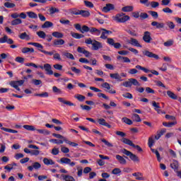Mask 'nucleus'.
Segmentation results:
<instances>
[{
  "instance_id": "obj_1",
  "label": "nucleus",
  "mask_w": 181,
  "mask_h": 181,
  "mask_svg": "<svg viewBox=\"0 0 181 181\" xmlns=\"http://www.w3.org/2000/svg\"><path fill=\"white\" fill-rule=\"evenodd\" d=\"M85 43L86 45H92V50H98L99 49H103V44L101 42L91 38H88L85 40Z\"/></svg>"
},
{
  "instance_id": "obj_2",
  "label": "nucleus",
  "mask_w": 181,
  "mask_h": 181,
  "mask_svg": "<svg viewBox=\"0 0 181 181\" xmlns=\"http://www.w3.org/2000/svg\"><path fill=\"white\" fill-rule=\"evenodd\" d=\"M114 21L118 22L119 23H125L127 21H129V16H125V13H120L117 14L115 17H113Z\"/></svg>"
},
{
  "instance_id": "obj_3",
  "label": "nucleus",
  "mask_w": 181,
  "mask_h": 181,
  "mask_svg": "<svg viewBox=\"0 0 181 181\" xmlns=\"http://www.w3.org/2000/svg\"><path fill=\"white\" fill-rule=\"evenodd\" d=\"M122 152L127 156H129L134 162H139V158H138L136 155L132 153V152L127 150L126 148L122 149Z\"/></svg>"
},
{
  "instance_id": "obj_4",
  "label": "nucleus",
  "mask_w": 181,
  "mask_h": 181,
  "mask_svg": "<svg viewBox=\"0 0 181 181\" xmlns=\"http://www.w3.org/2000/svg\"><path fill=\"white\" fill-rule=\"evenodd\" d=\"M142 54H144V56H146L150 59H155L156 60H159V55L154 54L153 52L148 50L142 51Z\"/></svg>"
},
{
  "instance_id": "obj_5",
  "label": "nucleus",
  "mask_w": 181,
  "mask_h": 181,
  "mask_svg": "<svg viewBox=\"0 0 181 181\" xmlns=\"http://www.w3.org/2000/svg\"><path fill=\"white\" fill-rule=\"evenodd\" d=\"M60 163H65V165H69V166H71L72 168L73 166H76V163L74 162L71 161L70 158L66 157L61 158Z\"/></svg>"
},
{
  "instance_id": "obj_6",
  "label": "nucleus",
  "mask_w": 181,
  "mask_h": 181,
  "mask_svg": "<svg viewBox=\"0 0 181 181\" xmlns=\"http://www.w3.org/2000/svg\"><path fill=\"white\" fill-rule=\"evenodd\" d=\"M100 30L103 31L100 35V39H103L104 40L108 38V35L112 34V31L108 30L105 28H100Z\"/></svg>"
},
{
  "instance_id": "obj_7",
  "label": "nucleus",
  "mask_w": 181,
  "mask_h": 181,
  "mask_svg": "<svg viewBox=\"0 0 181 181\" xmlns=\"http://www.w3.org/2000/svg\"><path fill=\"white\" fill-rule=\"evenodd\" d=\"M28 148L30 149H37L31 151V155H34L35 156H37L40 154V151H39V147L36 145L29 144Z\"/></svg>"
},
{
  "instance_id": "obj_8",
  "label": "nucleus",
  "mask_w": 181,
  "mask_h": 181,
  "mask_svg": "<svg viewBox=\"0 0 181 181\" xmlns=\"http://www.w3.org/2000/svg\"><path fill=\"white\" fill-rule=\"evenodd\" d=\"M143 40L146 43H151V41L152 40V37H151V33L149 31L144 32V34L143 36Z\"/></svg>"
},
{
  "instance_id": "obj_9",
  "label": "nucleus",
  "mask_w": 181,
  "mask_h": 181,
  "mask_svg": "<svg viewBox=\"0 0 181 181\" xmlns=\"http://www.w3.org/2000/svg\"><path fill=\"white\" fill-rule=\"evenodd\" d=\"M115 9V6L112 4H107L105 6L103 7V11L107 13V12H110V11H114Z\"/></svg>"
},
{
  "instance_id": "obj_10",
  "label": "nucleus",
  "mask_w": 181,
  "mask_h": 181,
  "mask_svg": "<svg viewBox=\"0 0 181 181\" xmlns=\"http://www.w3.org/2000/svg\"><path fill=\"white\" fill-rule=\"evenodd\" d=\"M44 68L46 71V74H48L49 76H52L53 71L52 70V65L49 64H44Z\"/></svg>"
},
{
  "instance_id": "obj_11",
  "label": "nucleus",
  "mask_w": 181,
  "mask_h": 181,
  "mask_svg": "<svg viewBox=\"0 0 181 181\" xmlns=\"http://www.w3.org/2000/svg\"><path fill=\"white\" fill-rule=\"evenodd\" d=\"M151 26H154L156 29H163L165 28V23H158V21H153L151 23Z\"/></svg>"
},
{
  "instance_id": "obj_12",
  "label": "nucleus",
  "mask_w": 181,
  "mask_h": 181,
  "mask_svg": "<svg viewBox=\"0 0 181 181\" xmlns=\"http://www.w3.org/2000/svg\"><path fill=\"white\" fill-rule=\"evenodd\" d=\"M89 32L92 34V35H96V36H100V35H101V30L94 28V27H91L89 28Z\"/></svg>"
},
{
  "instance_id": "obj_13",
  "label": "nucleus",
  "mask_w": 181,
  "mask_h": 181,
  "mask_svg": "<svg viewBox=\"0 0 181 181\" xmlns=\"http://www.w3.org/2000/svg\"><path fill=\"white\" fill-rule=\"evenodd\" d=\"M132 176H134V177H136V180H145V177H144L143 174L141 173H134L132 174Z\"/></svg>"
},
{
  "instance_id": "obj_14",
  "label": "nucleus",
  "mask_w": 181,
  "mask_h": 181,
  "mask_svg": "<svg viewBox=\"0 0 181 181\" xmlns=\"http://www.w3.org/2000/svg\"><path fill=\"white\" fill-rule=\"evenodd\" d=\"M129 43L130 45H132L133 46H136V47H142V45H141V44H139V42L138 41V40H136L135 38H131Z\"/></svg>"
},
{
  "instance_id": "obj_15",
  "label": "nucleus",
  "mask_w": 181,
  "mask_h": 181,
  "mask_svg": "<svg viewBox=\"0 0 181 181\" xmlns=\"http://www.w3.org/2000/svg\"><path fill=\"white\" fill-rule=\"evenodd\" d=\"M65 42L64 40L63 39H58V40H54L53 41V46H62L63 45H64Z\"/></svg>"
},
{
  "instance_id": "obj_16",
  "label": "nucleus",
  "mask_w": 181,
  "mask_h": 181,
  "mask_svg": "<svg viewBox=\"0 0 181 181\" xmlns=\"http://www.w3.org/2000/svg\"><path fill=\"white\" fill-rule=\"evenodd\" d=\"M58 100L59 101V103H62L63 104H66V105H69V107H73L74 106V103L68 101V100H65L63 98H59Z\"/></svg>"
},
{
  "instance_id": "obj_17",
  "label": "nucleus",
  "mask_w": 181,
  "mask_h": 181,
  "mask_svg": "<svg viewBox=\"0 0 181 181\" xmlns=\"http://www.w3.org/2000/svg\"><path fill=\"white\" fill-rule=\"evenodd\" d=\"M116 159L118 160L120 165H127V160H125L124 157L119 155H116Z\"/></svg>"
},
{
  "instance_id": "obj_18",
  "label": "nucleus",
  "mask_w": 181,
  "mask_h": 181,
  "mask_svg": "<svg viewBox=\"0 0 181 181\" xmlns=\"http://www.w3.org/2000/svg\"><path fill=\"white\" fill-rule=\"evenodd\" d=\"M152 105H153V107H154L155 111H156L158 112V114H160L161 110H160V106H159V103L153 101Z\"/></svg>"
},
{
  "instance_id": "obj_19",
  "label": "nucleus",
  "mask_w": 181,
  "mask_h": 181,
  "mask_svg": "<svg viewBox=\"0 0 181 181\" xmlns=\"http://www.w3.org/2000/svg\"><path fill=\"white\" fill-rule=\"evenodd\" d=\"M19 38L21 39L22 40H30V37L29 36V35H28V33H22L21 34H20L18 35Z\"/></svg>"
},
{
  "instance_id": "obj_20",
  "label": "nucleus",
  "mask_w": 181,
  "mask_h": 181,
  "mask_svg": "<svg viewBox=\"0 0 181 181\" xmlns=\"http://www.w3.org/2000/svg\"><path fill=\"white\" fill-rule=\"evenodd\" d=\"M98 122L100 125H103V127H107V128H111V125L109 124L104 119H98Z\"/></svg>"
},
{
  "instance_id": "obj_21",
  "label": "nucleus",
  "mask_w": 181,
  "mask_h": 181,
  "mask_svg": "<svg viewBox=\"0 0 181 181\" xmlns=\"http://www.w3.org/2000/svg\"><path fill=\"white\" fill-rule=\"evenodd\" d=\"M110 76L111 78H114L115 80H117L118 81H122V79H121V76L118 74H110Z\"/></svg>"
},
{
  "instance_id": "obj_22",
  "label": "nucleus",
  "mask_w": 181,
  "mask_h": 181,
  "mask_svg": "<svg viewBox=\"0 0 181 181\" xmlns=\"http://www.w3.org/2000/svg\"><path fill=\"white\" fill-rule=\"evenodd\" d=\"M22 53L26 54V53H35V49L33 48H29V47H23L21 49Z\"/></svg>"
},
{
  "instance_id": "obj_23",
  "label": "nucleus",
  "mask_w": 181,
  "mask_h": 181,
  "mask_svg": "<svg viewBox=\"0 0 181 181\" xmlns=\"http://www.w3.org/2000/svg\"><path fill=\"white\" fill-rule=\"evenodd\" d=\"M79 15L83 18H88L90 16V11L86 10H79Z\"/></svg>"
},
{
  "instance_id": "obj_24",
  "label": "nucleus",
  "mask_w": 181,
  "mask_h": 181,
  "mask_svg": "<svg viewBox=\"0 0 181 181\" xmlns=\"http://www.w3.org/2000/svg\"><path fill=\"white\" fill-rule=\"evenodd\" d=\"M9 84L11 87H13V88H16V90H17V91H21V88H19V86H18L17 81H11L9 83Z\"/></svg>"
},
{
  "instance_id": "obj_25",
  "label": "nucleus",
  "mask_w": 181,
  "mask_h": 181,
  "mask_svg": "<svg viewBox=\"0 0 181 181\" xmlns=\"http://www.w3.org/2000/svg\"><path fill=\"white\" fill-rule=\"evenodd\" d=\"M71 36H72V37H74V39H82V37H84V35L78 34L74 32L71 33Z\"/></svg>"
},
{
  "instance_id": "obj_26",
  "label": "nucleus",
  "mask_w": 181,
  "mask_h": 181,
  "mask_svg": "<svg viewBox=\"0 0 181 181\" xmlns=\"http://www.w3.org/2000/svg\"><path fill=\"white\" fill-rule=\"evenodd\" d=\"M62 177H63V180L65 181H76L74 177L71 175H62Z\"/></svg>"
},
{
  "instance_id": "obj_27",
  "label": "nucleus",
  "mask_w": 181,
  "mask_h": 181,
  "mask_svg": "<svg viewBox=\"0 0 181 181\" xmlns=\"http://www.w3.org/2000/svg\"><path fill=\"white\" fill-rule=\"evenodd\" d=\"M167 95L172 100H177V95L170 90L167 91Z\"/></svg>"
},
{
  "instance_id": "obj_28",
  "label": "nucleus",
  "mask_w": 181,
  "mask_h": 181,
  "mask_svg": "<svg viewBox=\"0 0 181 181\" xmlns=\"http://www.w3.org/2000/svg\"><path fill=\"white\" fill-rule=\"evenodd\" d=\"M43 163H45V165H47V166H49V165H54V161H53V160L49 159L47 158H45L43 159Z\"/></svg>"
},
{
  "instance_id": "obj_29",
  "label": "nucleus",
  "mask_w": 181,
  "mask_h": 181,
  "mask_svg": "<svg viewBox=\"0 0 181 181\" xmlns=\"http://www.w3.org/2000/svg\"><path fill=\"white\" fill-rule=\"evenodd\" d=\"M53 26V23L50 21H45L43 25H42L41 28L42 29H46L47 28H52Z\"/></svg>"
},
{
  "instance_id": "obj_30",
  "label": "nucleus",
  "mask_w": 181,
  "mask_h": 181,
  "mask_svg": "<svg viewBox=\"0 0 181 181\" xmlns=\"http://www.w3.org/2000/svg\"><path fill=\"white\" fill-rule=\"evenodd\" d=\"M52 36H54V37H57V39H62L64 35L60 32L55 31L52 33Z\"/></svg>"
},
{
  "instance_id": "obj_31",
  "label": "nucleus",
  "mask_w": 181,
  "mask_h": 181,
  "mask_svg": "<svg viewBox=\"0 0 181 181\" xmlns=\"http://www.w3.org/2000/svg\"><path fill=\"white\" fill-rule=\"evenodd\" d=\"M122 142H123V144H125L126 145H129V146H132L134 145V143L132 142V141L127 138L122 139Z\"/></svg>"
},
{
  "instance_id": "obj_32",
  "label": "nucleus",
  "mask_w": 181,
  "mask_h": 181,
  "mask_svg": "<svg viewBox=\"0 0 181 181\" xmlns=\"http://www.w3.org/2000/svg\"><path fill=\"white\" fill-rule=\"evenodd\" d=\"M122 12H132L134 11V7L131 6H127L122 8Z\"/></svg>"
},
{
  "instance_id": "obj_33",
  "label": "nucleus",
  "mask_w": 181,
  "mask_h": 181,
  "mask_svg": "<svg viewBox=\"0 0 181 181\" xmlns=\"http://www.w3.org/2000/svg\"><path fill=\"white\" fill-rule=\"evenodd\" d=\"M170 168L174 169V170H177V169H179V163H177V160H174L173 163L170 164Z\"/></svg>"
},
{
  "instance_id": "obj_34",
  "label": "nucleus",
  "mask_w": 181,
  "mask_h": 181,
  "mask_svg": "<svg viewBox=\"0 0 181 181\" xmlns=\"http://www.w3.org/2000/svg\"><path fill=\"white\" fill-rule=\"evenodd\" d=\"M27 15L31 18V19H37V14L33 11H29L27 12Z\"/></svg>"
},
{
  "instance_id": "obj_35",
  "label": "nucleus",
  "mask_w": 181,
  "mask_h": 181,
  "mask_svg": "<svg viewBox=\"0 0 181 181\" xmlns=\"http://www.w3.org/2000/svg\"><path fill=\"white\" fill-rule=\"evenodd\" d=\"M23 128H24V129H26L27 131H37L36 128L32 125H23Z\"/></svg>"
},
{
  "instance_id": "obj_36",
  "label": "nucleus",
  "mask_w": 181,
  "mask_h": 181,
  "mask_svg": "<svg viewBox=\"0 0 181 181\" xmlns=\"http://www.w3.org/2000/svg\"><path fill=\"white\" fill-rule=\"evenodd\" d=\"M49 12L50 15H53L54 13H58V12H60V11L59 10V8H55V7H51L49 9Z\"/></svg>"
},
{
  "instance_id": "obj_37",
  "label": "nucleus",
  "mask_w": 181,
  "mask_h": 181,
  "mask_svg": "<svg viewBox=\"0 0 181 181\" xmlns=\"http://www.w3.org/2000/svg\"><path fill=\"white\" fill-rule=\"evenodd\" d=\"M37 35L40 39H46V33L45 31H37Z\"/></svg>"
},
{
  "instance_id": "obj_38",
  "label": "nucleus",
  "mask_w": 181,
  "mask_h": 181,
  "mask_svg": "<svg viewBox=\"0 0 181 181\" xmlns=\"http://www.w3.org/2000/svg\"><path fill=\"white\" fill-rule=\"evenodd\" d=\"M21 23H22V20H21L20 18H15L11 21V25L13 26H15L16 25H21Z\"/></svg>"
},
{
  "instance_id": "obj_39",
  "label": "nucleus",
  "mask_w": 181,
  "mask_h": 181,
  "mask_svg": "<svg viewBox=\"0 0 181 181\" xmlns=\"http://www.w3.org/2000/svg\"><path fill=\"white\" fill-rule=\"evenodd\" d=\"M2 131H5V132H10L11 134H18V131L13 130L12 129H8L6 127H2Z\"/></svg>"
},
{
  "instance_id": "obj_40",
  "label": "nucleus",
  "mask_w": 181,
  "mask_h": 181,
  "mask_svg": "<svg viewBox=\"0 0 181 181\" xmlns=\"http://www.w3.org/2000/svg\"><path fill=\"white\" fill-rule=\"evenodd\" d=\"M69 13H71V15H79L80 10L77 8H71L69 9Z\"/></svg>"
},
{
  "instance_id": "obj_41",
  "label": "nucleus",
  "mask_w": 181,
  "mask_h": 181,
  "mask_svg": "<svg viewBox=\"0 0 181 181\" xmlns=\"http://www.w3.org/2000/svg\"><path fill=\"white\" fill-rule=\"evenodd\" d=\"M74 98H76V100L81 102L86 100V96L81 94H76L75 95Z\"/></svg>"
},
{
  "instance_id": "obj_42",
  "label": "nucleus",
  "mask_w": 181,
  "mask_h": 181,
  "mask_svg": "<svg viewBox=\"0 0 181 181\" xmlns=\"http://www.w3.org/2000/svg\"><path fill=\"white\" fill-rule=\"evenodd\" d=\"M39 134H42V135H50V132L47 129H37Z\"/></svg>"
},
{
  "instance_id": "obj_43",
  "label": "nucleus",
  "mask_w": 181,
  "mask_h": 181,
  "mask_svg": "<svg viewBox=\"0 0 181 181\" xmlns=\"http://www.w3.org/2000/svg\"><path fill=\"white\" fill-rule=\"evenodd\" d=\"M101 142H103L106 146H108V148H113L114 145L111 143H110L108 141L105 140V139H102Z\"/></svg>"
},
{
  "instance_id": "obj_44",
  "label": "nucleus",
  "mask_w": 181,
  "mask_h": 181,
  "mask_svg": "<svg viewBox=\"0 0 181 181\" xmlns=\"http://www.w3.org/2000/svg\"><path fill=\"white\" fill-rule=\"evenodd\" d=\"M52 136L57 138L58 139H63L64 142L66 141V138L63 136L62 134H58L56 133L52 134Z\"/></svg>"
},
{
  "instance_id": "obj_45",
  "label": "nucleus",
  "mask_w": 181,
  "mask_h": 181,
  "mask_svg": "<svg viewBox=\"0 0 181 181\" xmlns=\"http://www.w3.org/2000/svg\"><path fill=\"white\" fill-rule=\"evenodd\" d=\"M136 69H138L139 70H142V71H144V73H149V71H151V70L143 67L141 65H136Z\"/></svg>"
},
{
  "instance_id": "obj_46",
  "label": "nucleus",
  "mask_w": 181,
  "mask_h": 181,
  "mask_svg": "<svg viewBox=\"0 0 181 181\" xmlns=\"http://www.w3.org/2000/svg\"><path fill=\"white\" fill-rule=\"evenodd\" d=\"M122 121H123V122H124V124H127V125H132V120H131L130 119H128V117H123L122 119Z\"/></svg>"
},
{
  "instance_id": "obj_47",
  "label": "nucleus",
  "mask_w": 181,
  "mask_h": 181,
  "mask_svg": "<svg viewBox=\"0 0 181 181\" xmlns=\"http://www.w3.org/2000/svg\"><path fill=\"white\" fill-rule=\"evenodd\" d=\"M132 119L134 121H136V122H141V117H139V115L138 114H133Z\"/></svg>"
},
{
  "instance_id": "obj_48",
  "label": "nucleus",
  "mask_w": 181,
  "mask_h": 181,
  "mask_svg": "<svg viewBox=\"0 0 181 181\" xmlns=\"http://www.w3.org/2000/svg\"><path fill=\"white\" fill-rule=\"evenodd\" d=\"M4 6L6 8H15V6H16V5L15 4H13V3L6 2V3H4Z\"/></svg>"
},
{
  "instance_id": "obj_49",
  "label": "nucleus",
  "mask_w": 181,
  "mask_h": 181,
  "mask_svg": "<svg viewBox=\"0 0 181 181\" xmlns=\"http://www.w3.org/2000/svg\"><path fill=\"white\" fill-rule=\"evenodd\" d=\"M49 141L52 142V144H56L57 145H62V144H63V140H59V139H54L49 140Z\"/></svg>"
},
{
  "instance_id": "obj_50",
  "label": "nucleus",
  "mask_w": 181,
  "mask_h": 181,
  "mask_svg": "<svg viewBox=\"0 0 181 181\" xmlns=\"http://www.w3.org/2000/svg\"><path fill=\"white\" fill-rule=\"evenodd\" d=\"M87 32H90V28L87 25H83L81 30V33H86Z\"/></svg>"
},
{
  "instance_id": "obj_51",
  "label": "nucleus",
  "mask_w": 181,
  "mask_h": 181,
  "mask_svg": "<svg viewBox=\"0 0 181 181\" xmlns=\"http://www.w3.org/2000/svg\"><path fill=\"white\" fill-rule=\"evenodd\" d=\"M65 142H66L68 145H70L71 146H73V147L78 146V144L75 143V142L70 141H69L67 139H66Z\"/></svg>"
},
{
  "instance_id": "obj_52",
  "label": "nucleus",
  "mask_w": 181,
  "mask_h": 181,
  "mask_svg": "<svg viewBox=\"0 0 181 181\" xmlns=\"http://www.w3.org/2000/svg\"><path fill=\"white\" fill-rule=\"evenodd\" d=\"M148 13H150V15H151V16L153 18H155L156 19H158L159 15L158 14V12L156 11H149Z\"/></svg>"
},
{
  "instance_id": "obj_53",
  "label": "nucleus",
  "mask_w": 181,
  "mask_h": 181,
  "mask_svg": "<svg viewBox=\"0 0 181 181\" xmlns=\"http://www.w3.org/2000/svg\"><path fill=\"white\" fill-rule=\"evenodd\" d=\"M130 81L132 83V86L133 84V86H141V83H139V82L138 81V80L135 79V78H130Z\"/></svg>"
},
{
  "instance_id": "obj_54",
  "label": "nucleus",
  "mask_w": 181,
  "mask_h": 181,
  "mask_svg": "<svg viewBox=\"0 0 181 181\" xmlns=\"http://www.w3.org/2000/svg\"><path fill=\"white\" fill-rule=\"evenodd\" d=\"M83 2L87 8H94V4L91 1L85 0Z\"/></svg>"
},
{
  "instance_id": "obj_55",
  "label": "nucleus",
  "mask_w": 181,
  "mask_h": 181,
  "mask_svg": "<svg viewBox=\"0 0 181 181\" xmlns=\"http://www.w3.org/2000/svg\"><path fill=\"white\" fill-rule=\"evenodd\" d=\"M153 144H155V141L153 140V137H149L148 138V145L150 148H152L153 146Z\"/></svg>"
},
{
  "instance_id": "obj_56",
  "label": "nucleus",
  "mask_w": 181,
  "mask_h": 181,
  "mask_svg": "<svg viewBox=\"0 0 181 181\" xmlns=\"http://www.w3.org/2000/svg\"><path fill=\"white\" fill-rule=\"evenodd\" d=\"M52 91L56 94H62V89L58 88L57 86L52 87Z\"/></svg>"
},
{
  "instance_id": "obj_57",
  "label": "nucleus",
  "mask_w": 181,
  "mask_h": 181,
  "mask_svg": "<svg viewBox=\"0 0 181 181\" xmlns=\"http://www.w3.org/2000/svg\"><path fill=\"white\" fill-rule=\"evenodd\" d=\"M15 60L16 62H17V63H21V64H23V63H25V58L21 57H17Z\"/></svg>"
},
{
  "instance_id": "obj_58",
  "label": "nucleus",
  "mask_w": 181,
  "mask_h": 181,
  "mask_svg": "<svg viewBox=\"0 0 181 181\" xmlns=\"http://www.w3.org/2000/svg\"><path fill=\"white\" fill-rule=\"evenodd\" d=\"M71 71H73L76 74H80L81 73V70H80L79 69L76 68L75 66H72L71 68Z\"/></svg>"
},
{
  "instance_id": "obj_59",
  "label": "nucleus",
  "mask_w": 181,
  "mask_h": 181,
  "mask_svg": "<svg viewBox=\"0 0 181 181\" xmlns=\"http://www.w3.org/2000/svg\"><path fill=\"white\" fill-rule=\"evenodd\" d=\"M173 40H168L167 42H164V46H165V47H170V46H173Z\"/></svg>"
},
{
  "instance_id": "obj_60",
  "label": "nucleus",
  "mask_w": 181,
  "mask_h": 181,
  "mask_svg": "<svg viewBox=\"0 0 181 181\" xmlns=\"http://www.w3.org/2000/svg\"><path fill=\"white\" fill-rule=\"evenodd\" d=\"M77 170V175L78 177H81V176H83V167H78Z\"/></svg>"
},
{
  "instance_id": "obj_61",
  "label": "nucleus",
  "mask_w": 181,
  "mask_h": 181,
  "mask_svg": "<svg viewBox=\"0 0 181 181\" xmlns=\"http://www.w3.org/2000/svg\"><path fill=\"white\" fill-rule=\"evenodd\" d=\"M112 175H119L121 173V169L116 168L112 170Z\"/></svg>"
},
{
  "instance_id": "obj_62",
  "label": "nucleus",
  "mask_w": 181,
  "mask_h": 181,
  "mask_svg": "<svg viewBox=\"0 0 181 181\" xmlns=\"http://www.w3.org/2000/svg\"><path fill=\"white\" fill-rule=\"evenodd\" d=\"M61 151H62L63 153H69V152H70V149H69V148H67V147H65V146H62V147H61Z\"/></svg>"
},
{
  "instance_id": "obj_63",
  "label": "nucleus",
  "mask_w": 181,
  "mask_h": 181,
  "mask_svg": "<svg viewBox=\"0 0 181 181\" xmlns=\"http://www.w3.org/2000/svg\"><path fill=\"white\" fill-rule=\"evenodd\" d=\"M54 69H55L56 70H59L62 71L63 70V66L59 64H56L53 65Z\"/></svg>"
},
{
  "instance_id": "obj_64",
  "label": "nucleus",
  "mask_w": 181,
  "mask_h": 181,
  "mask_svg": "<svg viewBox=\"0 0 181 181\" xmlns=\"http://www.w3.org/2000/svg\"><path fill=\"white\" fill-rule=\"evenodd\" d=\"M59 148H52L51 153H52V155L56 156V155H59Z\"/></svg>"
}]
</instances>
